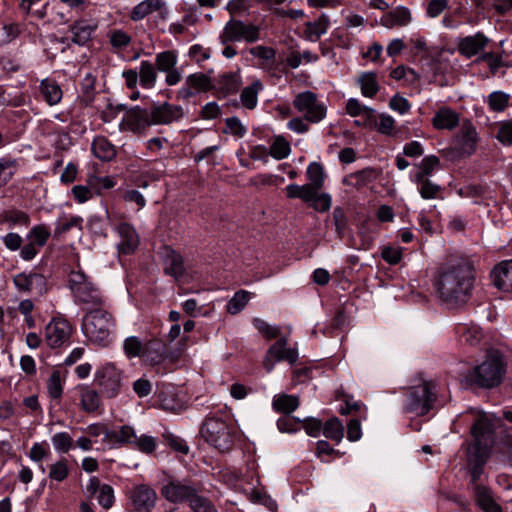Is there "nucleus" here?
<instances>
[{
    "label": "nucleus",
    "instance_id": "obj_1",
    "mask_svg": "<svg viewBox=\"0 0 512 512\" xmlns=\"http://www.w3.org/2000/svg\"><path fill=\"white\" fill-rule=\"evenodd\" d=\"M474 280L475 269L470 259L450 258L438 268L435 289L441 301L456 307L468 301Z\"/></svg>",
    "mask_w": 512,
    "mask_h": 512
},
{
    "label": "nucleus",
    "instance_id": "obj_2",
    "mask_svg": "<svg viewBox=\"0 0 512 512\" xmlns=\"http://www.w3.org/2000/svg\"><path fill=\"white\" fill-rule=\"evenodd\" d=\"M68 287L74 298V302L87 309H94L103 306L99 288L92 282L82 270H72L68 275Z\"/></svg>",
    "mask_w": 512,
    "mask_h": 512
},
{
    "label": "nucleus",
    "instance_id": "obj_3",
    "mask_svg": "<svg viewBox=\"0 0 512 512\" xmlns=\"http://www.w3.org/2000/svg\"><path fill=\"white\" fill-rule=\"evenodd\" d=\"M114 327L112 315L102 306L90 309L83 318L82 330L93 343L107 346Z\"/></svg>",
    "mask_w": 512,
    "mask_h": 512
},
{
    "label": "nucleus",
    "instance_id": "obj_4",
    "mask_svg": "<svg viewBox=\"0 0 512 512\" xmlns=\"http://www.w3.org/2000/svg\"><path fill=\"white\" fill-rule=\"evenodd\" d=\"M504 374L501 357L490 356L464 376L466 385H476L481 388H493L499 385Z\"/></svg>",
    "mask_w": 512,
    "mask_h": 512
},
{
    "label": "nucleus",
    "instance_id": "obj_5",
    "mask_svg": "<svg viewBox=\"0 0 512 512\" xmlns=\"http://www.w3.org/2000/svg\"><path fill=\"white\" fill-rule=\"evenodd\" d=\"M436 399L435 382L423 381L409 389L404 409L407 413L424 416L433 408Z\"/></svg>",
    "mask_w": 512,
    "mask_h": 512
},
{
    "label": "nucleus",
    "instance_id": "obj_6",
    "mask_svg": "<svg viewBox=\"0 0 512 512\" xmlns=\"http://www.w3.org/2000/svg\"><path fill=\"white\" fill-rule=\"evenodd\" d=\"M201 435L206 442L221 452L233 446V435L227 423L219 418H208L201 427Z\"/></svg>",
    "mask_w": 512,
    "mask_h": 512
},
{
    "label": "nucleus",
    "instance_id": "obj_7",
    "mask_svg": "<svg viewBox=\"0 0 512 512\" xmlns=\"http://www.w3.org/2000/svg\"><path fill=\"white\" fill-rule=\"evenodd\" d=\"M123 375L114 364L107 363L98 368L94 375V385L105 398H115L122 386Z\"/></svg>",
    "mask_w": 512,
    "mask_h": 512
},
{
    "label": "nucleus",
    "instance_id": "obj_8",
    "mask_svg": "<svg viewBox=\"0 0 512 512\" xmlns=\"http://www.w3.org/2000/svg\"><path fill=\"white\" fill-rule=\"evenodd\" d=\"M197 492H202V484L189 479H170L161 489V495L174 504H189Z\"/></svg>",
    "mask_w": 512,
    "mask_h": 512
},
{
    "label": "nucleus",
    "instance_id": "obj_9",
    "mask_svg": "<svg viewBox=\"0 0 512 512\" xmlns=\"http://www.w3.org/2000/svg\"><path fill=\"white\" fill-rule=\"evenodd\" d=\"M260 38V28L238 19H230L224 26L219 39L221 44L239 41L254 43Z\"/></svg>",
    "mask_w": 512,
    "mask_h": 512
},
{
    "label": "nucleus",
    "instance_id": "obj_10",
    "mask_svg": "<svg viewBox=\"0 0 512 512\" xmlns=\"http://www.w3.org/2000/svg\"><path fill=\"white\" fill-rule=\"evenodd\" d=\"M293 105L299 112L304 113V119L311 123L321 121L326 115V107L319 103L317 95L311 91L296 95Z\"/></svg>",
    "mask_w": 512,
    "mask_h": 512
},
{
    "label": "nucleus",
    "instance_id": "obj_11",
    "mask_svg": "<svg viewBox=\"0 0 512 512\" xmlns=\"http://www.w3.org/2000/svg\"><path fill=\"white\" fill-rule=\"evenodd\" d=\"M184 109L169 102L152 103L149 107L152 125H169L184 117Z\"/></svg>",
    "mask_w": 512,
    "mask_h": 512
},
{
    "label": "nucleus",
    "instance_id": "obj_12",
    "mask_svg": "<svg viewBox=\"0 0 512 512\" xmlns=\"http://www.w3.org/2000/svg\"><path fill=\"white\" fill-rule=\"evenodd\" d=\"M500 422V418H497L494 414L479 413L471 427L473 440L493 444L495 431Z\"/></svg>",
    "mask_w": 512,
    "mask_h": 512
},
{
    "label": "nucleus",
    "instance_id": "obj_13",
    "mask_svg": "<svg viewBox=\"0 0 512 512\" xmlns=\"http://www.w3.org/2000/svg\"><path fill=\"white\" fill-rule=\"evenodd\" d=\"M286 338L277 340L268 350L263 365L265 369L270 372L272 371L275 362L277 361H288L290 364H294L298 359V352L294 348H286Z\"/></svg>",
    "mask_w": 512,
    "mask_h": 512
},
{
    "label": "nucleus",
    "instance_id": "obj_14",
    "mask_svg": "<svg viewBox=\"0 0 512 512\" xmlns=\"http://www.w3.org/2000/svg\"><path fill=\"white\" fill-rule=\"evenodd\" d=\"M72 327L66 320H54L45 329V340L51 348L60 347L70 338Z\"/></svg>",
    "mask_w": 512,
    "mask_h": 512
},
{
    "label": "nucleus",
    "instance_id": "obj_15",
    "mask_svg": "<svg viewBox=\"0 0 512 512\" xmlns=\"http://www.w3.org/2000/svg\"><path fill=\"white\" fill-rule=\"evenodd\" d=\"M478 137L476 128L468 119H464L461 123L460 132L456 136V145L463 155L470 156L476 150Z\"/></svg>",
    "mask_w": 512,
    "mask_h": 512
},
{
    "label": "nucleus",
    "instance_id": "obj_16",
    "mask_svg": "<svg viewBox=\"0 0 512 512\" xmlns=\"http://www.w3.org/2000/svg\"><path fill=\"white\" fill-rule=\"evenodd\" d=\"M116 230L120 236V241L117 244L118 253L122 255L133 254L140 243L135 228L129 223L123 222L117 226Z\"/></svg>",
    "mask_w": 512,
    "mask_h": 512
},
{
    "label": "nucleus",
    "instance_id": "obj_17",
    "mask_svg": "<svg viewBox=\"0 0 512 512\" xmlns=\"http://www.w3.org/2000/svg\"><path fill=\"white\" fill-rule=\"evenodd\" d=\"M130 499L138 512H150L157 500V494L154 489L147 485H140L133 489Z\"/></svg>",
    "mask_w": 512,
    "mask_h": 512
},
{
    "label": "nucleus",
    "instance_id": "obj_18",
    "mask_svg": "<svg viewBox=\"0 0 512 512\" xmlns=\"http://www.w3.org/2000/svg\"><path fill=\"white\" fill-rule=\"evenodd\" d=\"M97 27L98 22L93 19H80L75 21L70 27L72 42L80 46L85 45L92 39V34Z\"/></svg>",
    "mask_w": 512,
    "mask_h": 512
},
{
    "label": "nucleus",
    "instance_id": "obj_19",
    "mask_svg": "<svg viewBox=\"0 0 512 512\" xmlns=\"http://www.w3.org/2000/svg\"><path fill=\"white\" fill-rule=\"evenodd\" d=\"M488 42L489 39L483 33L478 32L475 35L461 38L457 49L462 56L471 58L482 51Z\"/></svg>",
    "mask_w": 512,
    "mask_h": 512
},
{
    "label": "nucleus",
    "instance_id": "obj_20",
    "mask_svg": "<svg viewBox=\"0 0 512 512\" xmlns=\"http://www.w3.org/2000/svg\"><path fill=\"white\" fill-rule=\"evenodd\" d=\"M167 354L166 344L159 339H151L144 344L142 360L149 365L162 362Z\"/></svg>",
    "mask_w": 512,
    "mask_h": 512
},
{
    "label": "nucleus",
    "instance_id": "obj_21",
    "mask_svg": "<svg viewBox=\"0 0 512 512\" xmlns=\"http://www.w3.org/2000/svg\"><path fill=\"white\" fill-rule=\"evenodd\" d=\"M494 285L504 291L512 292V259L496 266L491 273Z\"/></svg>",
    "mask_w": 512,
    "mask_h": 512
},
{
    "label": "nucleus",
    "instance_id": "obj_22",
    "mask_svg": "<svg viewBox=\"0 0 512 512\" xmlns=\"http://www.w3.org/2000/svg\"><path fill=\"white\" fill-rule=\"evenodd\" d=\"M164 272L176 280L185 273L184 259L175 250L166 248L164 256Z\"/></svg>",
    "mask_w": 512,
    "mask_h": 512
},
{
    "label": "nucleus",
    "instance_id": "obj_23",
    "mask_svg": "<svg viewBox=\"0 0 512 512\" xmlns=\"http://www.w3.org/2000/svg\"><path fill=\"white\" fill-rule=\"evenodd\" d=\"M459 114L448 107L440 108L432 119L434 128L452 130L459 125Z\"/></svg>",
    "mask_w": 512,
    "mask_h": 512
},
{
    "label": "nucleus",
    "instance_id": "obj_24",
    "mask_svg": "<svg viewBox=\"0 0 512 512\" xmlns=\"http://www.w3.org/2000/svg\"><path fill=\"white\" fill-rule=\"evenodd\" d=\"M149 108H141L139 106L129 109L126 113V123L132 130H141L146 127L152 126L150 122Z\"/></svg>",
    "mask_w": 512,
    "mask_h": 512
},
{
    "label": "nucleus",
    "instance_id": "obj_25",
    "mask_svg": "<svg viewBox=\"0 0 512 512\" xmlns=\"http://www.w3.org/2000/svg\"><path fill=\"white\" fill-rule=\"evenodd\" d=\"M80 391V405L86 413H93L101 406V394L96 389L90 386H81Z\"/></svg>",
    "mask_w": 512,
    "mask_h": 512
},
{
    "label": "nucleus",
    "instance_id": "obj_26",
    "mask_svg": "<svg viewBox=\"0 0 512 512\" xmlns=\"http://www.w3.org/2000/svg\"><path fill=\"white\" fill-rule=\"evenodd\" d=\"M474 495L477 504L485 512H502L501 507L494 501L490 488L476 485L474 487Z\"/></svg>",
    "mask_w": 512,
    "mask_h": 512
},
{
    "label": "nucleus",
    "instance_id": "obj_27",
    "mask_svg": "<svg viewBox=\"0 0 512 512\" xmlns=\"http://www.w3.org/2000/svg\"><path fill=\"white\" fill-rule=\"evenodd\" d=\"M455 330L461 341L470 346L477 345L483 337L481 328L474 324L459 323Z\"/></svg>",
    "mask_w": 512,
    "mask_h": 512
},
{
    "label": "nucleus",
    "instance_id": "obj_28",
    "mask_svg": "<svg viewBox=\"0 0 512 512\" xmlns=\"http://www.w3.org/2000/svg\"><path fill=\"white\" fill-rule=\"evenodd\" d=\"M492 445L491 443L473 440L468 448V463L485 465Z\"/></svg>",
    "mask_w": 512,
    "mask_h": 512
},
{
    "label": "nucleus",
    "instance_id": "obj_29",
    "mask_svg": "<svg viewBox=\"0 0 512 512\" xmlns=\"http://www.w3.org/2000/svg\"><path fill=\"white\" fill-rule=\"evenodd\" d=\"M39 88L43 99L50 106L56 105L61 101L63 92L56 81L44 79L41 81Z\"/></svg>",
    "mask_w": 512,
    "mask_h": 512
},
{
    "label": "nucleus",
    "instance_id": "obj_30",
    "mask_svg": "<svg viewBox=\"0 0 512 512\" xmlns=\"http://www.w3.org/2000/svg\"><path fill=\"white\" fill-rule=\"evenodd\" d=\"M346 111L349 115L354 117L359 115L365 116L366 121L364 125H376L375 110L370 107L361 105L357 99L352 98L348 100L346 104Z\"/></svg>",
    "mask_w": 512,
    "mask_h": 512
},
{
    "label": "nucleus",
    "instance_id": "obj_31",
    "mask_svg": "<svg viewBox=\"0 0 512 512\" xmlns=\"http://www.w3.org/2000/svg\"><path fill=\"white\" fill-rule=\"evenodd\" d=\"M92 151L95 157L102 161H111L116 156L115 147L105 137L101 136L94 139Z\"/></svg>",
    "mask_w": 512,
    "mask_h": 512
},
{
    "label": "nucleus",
    "instance_id": "obj_32",
    "mask_svg": "<svg viewBox=\"0 0 512 512\" xmlns=\"http://www.w3.org/2000/svg\"><path fill=\"white\" fill-rule=\"evenodd\" d=\"M299 406V398L294 395L280 394L273 398L272 407L275 411L289 415Z\"/></svg>",
    "mask_w": 512,
    "mask_h": 512
},
{
    "label": "nucleus",
    "instance_id": "obj_33",
    "mask_svg": "<svg viewBox=\"0 0 512 512\" xmlns=\"http://www.w3.org/2000/svg\"><path fill=\"white\" fill-rule=\"evenodd\" d=\"M136 438V433L131 426L124 425L119 431L110 430L106 433V441L109 443L132 444Z\"/></svg>",
    "mask_w": 512,
    "mask_h": 512
},
{
    "label": "nucleus",
    "instance_id": "obj_34",
    "mask_svg": "<svg viewBox=\"0 0 512 512\" xmlns=\"http://www.w3.org/2000/svg\"><path fill=\"white\" fill-rule=\"evenodd\" d=\"M162 6L163 2L161 0H144L133 8L130 18L133 21L142 20L152 12L160 10Z\"/></svg>",
    "mask_w": 512,
    "mask_h": 512
},
{
    "label": "nucleus",
    "instance_id": "obj_35",
    "mask_svg": "<svg viewBox=\"0 0 512 512\" xmlns=\"http://www.w3.org/2000/svg\"><path fill=\"white\" fill-rule=\"evenodd\" d=\"M263 85L260 80H255L250 86L245 87L240 95L242 105L247 109H254L258 101V93Z\"/></svg>",
    "mask_w": 512,
    "mask_h": 512
},
{
    "label": "nucleus",
    "instance_id": "obj_36",
    "mask_svg": "<svg viewBox=\"0 0 512 512\" xmlns=\"http://www.w3.org/2000/svg\"><path fill=\"white\" fill-rule=\"evenodd\" d=\"M2 223L27 227L30 224V216L26 212L17 209L4 210L0 213V224Z\"/></svg>",
    "mask_w": 512,
    "mask_h": 512
},
{
    "label": "nucleus",
    "instance_id": "obj_37",
    "mask_svg": "<svg viewBox=\"0 0 512 512\" xmlns=\"http://www.w3.org/2000/svg\"><path fill=\"white\" fill-rule=\"evenodd\" d=\"M361 92L366 97H374L379 90L377 74L375 72L363 73L358 80Z\"/></svg>",
    "mask_w": 512,
    "mask_h": 512
},
{
    "label": "nucleus",
    "instance_id": "obj_38",
    "mask_svg": "<svg viewBox=\"0 0 512 512\" xmlns=\"http://www.w3.org/2000/svg\"><path fill=\"white\" fill-rule=\"evenodd\" d=\"M325 437L339 443L344 436V427L337 417H333L323 424Z\"/></svg>",
    "mask_w": 512,
    "mask_h": 512
},
{
    "label": "nucleus",
    "instance_id": "obj_39",
    "mask_svg": "<svg viewBox=\"0 0 512 512\" xmlns=\"http://www.w3.org/2000/svg\"><path fill=\"white\" fill-rule=\"evenodd\" d=\"M140 84L146 88H152L155 85L157 73L154 65L149 61H142L139 70Z\"/></svg>",
    "mask_w": 512,
    "mask_h": 512
},
{
    "label": "nucleus",
    "instance_id": "obj_40",
    "mask_svg": "<svg viewBox=\"0 0 512 512\" xmlns=\"http://www.w3.org/2000/svg\"><path fill=\"white\" fill-rule=\"evenodd\" d=\"M329 18L322 14L316 21L307 23V33L311 40H318L326 33L329 26Z\"/></svg>",
    "mask_w": 512,
    "mask_h": 512
},
{
    "label": "nucleus",
    "instance_id": "obj_41",
    "mask_svg": "<svg viewBox=\"0 0 512 512\" xmlns=\"http://www.w3.org/2000/svg\"><path fill=\"white\" fill-rule=\"evenodd\" d=\"M188 506L193 512H218L213 502L202 492H197Z\"/></svg>",
    "mask_w": 512,
    "mask_h": 512
},
{
    "label": "nucleus",
    "instance_id": "obj_42",
    "mask_svg": "<svg viewBox=\"0 0 512 512\" xmlns=\"http://www.w3.org/2000/svg\"><path fill=\"white\" fill-rule=\"evenodd\" d=\"M240 86L239 76L236 73H225L220 76L218 89L225 95L237 92Z\"/></svg>",
    "mask_w": 512,
    "mask_h": 512
},
{
    "label": "nucleus",
    "instance_id": "obj_43",
    "mask_svg": "<svg viewBox=\"0 0 512 512\" xmlns=\"http://www.w3.org/2000/svg\"><path fill=\"white\" fill-rule=\"evenodd\" d=\"M509 101L510 95L502 91L492 92L487 99L490 110L494 112L504 111L508 107Z\"/></svg>",
    "mask_w": 512,
    "mask_h": 512
},
{
    "label": "nucleus",
    "instance_id": "obj_44",
    "mask_svg": "<svg viewBox=\"0 0 512 512\" xmlns=\"http://www.w3.org/2000/svg\"><path fill=\"white\" fill-rule=\"evenodd\" d=\"M440 166V160L434 155L427 156L420 163V171L415 174V181H421V178H429L432 172Z\"/></svg>",
    "mask_w": 512,
    "mask_h": 512
},
{
    "label": "nucleus",
    "instance_id": "obj_45",
    "mask_svg": "<svg viewBox=\"0 0 512 512\" xmlns=\"http://www.w3.org/2000/svg\"><path fill=\"white\" fill-rule=\"evenodd\" d=\"M250 300V293L245 290L237 291L227 304V312L235 315L239 313Z\"/></svg>",
    "mask_w": 512,
    "mask_h": 512
},
{
    "label": "nucleus",
    "instance_id": "obj_46",
    "mask_svg": "<svg viewBox=\"0 0 512 512\" xmlns=\"http://www.w3.org/2000/svg\"><path fill=\"white\" fill-rule=\"evenodd\" d=\"M87 184L93 189L94 193L101 194L103 190H108L116 185L115 178L112 176H90Z\"/></svg>",
    "mask_w": 512,
    "mask_h": 512
},
{
    "label": "nucleus",
    "instance_id": "obj_47",
    "mask_svg": "<svg viewBox=\"0 0 512 512\" xmlns=\"http://www.w3.org/2000/svg\"><path fill=\"white\" fill-rule=\"evenodd\" d=\"M290 152V144L282 136H278L275 138L269 150V154L277 160L286 158L290 154Z\"/></svg>",
    "mask_w": 512,
    "mask_h": 512
},
{
    "label": "nucleus",
    "instance_id": "obj_48",
    "mask_svg": "<svg viewBox=\"0 0 512 512\" xmlns=\"http://www.w3.org/2000/svg\"><path fill=\"white\" fill-rule=\"evenodd\" d=\"M418 190L422 198L435 199L441 191V187L432 183L429 178H421V181H416Z\"/></svg>",
    "mask_w": 512,
    "mask_h": 512
},
{
    "label": "nucleus",
    "instance_id": "obj_49",
    "mask_svg": "<svg viewBox=\"0 0 512 512\" xmlns=\"http://www.w3.org/2000/svg\"><path fill=\"white\" fill-rule=\"evenodd\" d=\"M307 176L310 180L311 185L322 189L324 184V169L323 166L318 162H312L307 168Z\"/></svg>",
    "mask_w": 512,
    "mask_h": 512
},
{
    "label": "nucleus",
    "instance_id": "obj_50",
    "mask_svg": "<svg viewBox=\"0 0 512 512\" xmlns=\"http://www.w3.org/2000/svg\"><path fill=\"white\" fill-rule=\"evenodd\" d=\"M186 85L197 91H208L212 88L210 78L203 73L191 74L186 78Z\"/></svg>",
    "mask_w": 512,
    "mask_h": 512
},
{
    "label": "nucleus",
    "instance_id": "obj_51",
    "mask_svg": "<svg viewBox=\"0 0 512 512\" xmlns=\"http://www.w3.org/2000/svg\"><path fill=\"white\" fill-rule=\"evenodd\" d=\"M144 344L135 336H131L125 339L123 349L128 358L141 357L143 356Z\"/></svg>",
    "mask_w": 512,
    "mask_h": 512
},
{
    "label": "nucleus",
    "instance_id": "obj_52",
    "mask_svg": "<svg viewBox=\"0 0 512 512\" xmlns=\"http://www.w3.org/2000/svg\"><path fill=\"white\" fill-rule=\"evenodd\" d=\"M177 57L172 51H164L156 55V66L159 71L166 72L175 68Z\"/></svg>",
    "mask_w": 512,
    "mask_h": 512
},
{
    "label": "nucleus",
    "instance_id": "obj_53",
    "mask_svg": "<svg viewBox=\"0 0 512 512\" xmlns=\"http://www.w3.org/2000/svg\"><path fill=\"white\" fill-rule=\"evenodd\" d=\"M81 223L82 218L79 216H72L70 218L64 217L59 219L54 230V236L59 237L71 230L73 227H81Z\"/></svg>",
    "mask_w": 512,
    "mask_h": 512
},
{
    "label": "nucleus",
    "instance_id": "obj_54",
    "mask_svg": "<svg viewBox=\"0 0 512 512\" xmlns=\"http://www.w3.org/2000/svg\"><path fill=\"white\" fill-rule=\"evenodd\" d=\"M48 394L53 399H59L63 392L60 371L54 370L47 381Z\"/></svg>",
    "mask_w": 512,
    "mask_h": 512
},
{
    "label": "nucleus",
    "instance_id": "obj_55",
    "mask_svg": "<svg viewBox=\"0 0 512 512\" xmlns=\"http://www.w3.org/2000/svg\"><path fill=\"white\" fill-rule=\"evenodd\" d=\"M73 442V438L67 432L56 433L52 437V444L60 453H67L72 448Z\"/></svg>",
    "mask_w": 512,
    "mask_h": 512
},
{
    "label": "nucleus",
    "instance_id": "obj_56",
    "mask_svg": "<svg viewBox=\"0 0 512 512\" xmlns=\"http://www.w3.org/2000/svg\"><path fill=\"white\" fill-rule=\"evenodd\" d=\"M69 469L66 459H61L58 462L52 464L49 469V478L57 482H62L67 478Z\"/></svg>",
    "mask_w": 512,
    "mask_h": 512
},
{
    "label": "nucleus",
    "instance_id": "obj_57",
    "mask_svg": "<svg viewBox=\"0 0 512 512\" xmlns=\"http://www.w3.org/2000/svg\"><path fill=\"white\" fill-rule=\"evenodd\" d=\"M49 237L50 231L45 225H36L29 233V238L33 240L32 243L39 247H43L47 243Z\"/></svg>",
    "mask_w": 512,
    "mask_h": 512
},
{
    "label": "nucleus",
    "instance_id": "obj_58",
    "mask_svg": "<svg viewBox=\"0 0 512 512\" xmlns=\"http://www.w3.org/2000/svg\"><path fill=\"white\" fill-rule=\"evenodd\" d=\"M391 25L404 26L411 20L410 11L405 7H399L388 15Z\"/></svg>",
    "mask_w": 512,
    "mask_h": 512
},
{
    "label": "nucleus",
    "instance_id": "obj_59",
    "mask_svg": "<svg viewBox=\"0 0 512 512\" xmlns=\"http://www.w3.org/2000/svg\"><path fill=\"white\" fill-rule=\"evenodd\" d=\"M16 166V161L6 158L0 159V188L4 187L12 178L14 172L8 171Z\"/></svg>",
    "mask_w": 512,
    "mask_h": 512
},
{
    "label": "nucleus",
    "instance_id": "obj_60",
    "mask_svg": "<svg viewBox=\"0 0 512 512\" xmlns=\"http://www.w3.org/2000/svg\"><path fill=\"white\" fill-rule=\"evenodd\" d=\"M110 43L114 48H125L131 43V36L123 30H113L109 35Z\"/></svg>",
    "mask_w": 512,
    "mask_h": 512
},
{
    "label": "nucleus",
    "instance_id": "obj_61",
    "mask_svg": "<svg viewBox=\"0 0 512 512\" xmlns=\"http://www.w3.org/2000/svg\"><path fill=\"white\" fill-rule=\"evenodd\" d=\"M226 128L223 130L225 134H232L237 137H243L246 128L242 125L237 117H229L225 120Z\"/></svg>",
    "mask_w": 512,
    "mask_h": 512
},
{
    "label": "nucleus",
    "instance_id": "obj_62",
    "mask_svg": "<svg viewBox=\"0 0 512 512\" xmlns=\"http://www.w3.org/2000/svg\"><path fill=\"white\" fill-rule=\"evenodd\" d=\"M98 503L105 509H109L112 507L114 503V491L113 488L104 484L100 488L99 494L97 496Z\"/></svg>",
    "mask_w": 512,
    "mask_h": 512
},
{
    "label": "nucleus",
    "instance_id": "obj_63",
    "mask_svg": "<svg viewBox=\"0 0 512 512\" xmlns=\"http://www.w3.org/2000/svg\"><path fill=\"white\" fill-rule=\"evenodd\" d=\"M133 445L143 453L150 454L156 449L155 439L148 435L135 438Z\"/></svg>",
    "mask_w": 512,
    "mask_h": 512
},
{
    "label": "nucleus",
    "instance_id": "obj_64",
    "mask_svg": "<svg viewBox=\"0 0 512 512\" xmlns=\"http://www.w3.org/2000/svg\"><path fill=\"white\" fill-rule=\"evenodd\" d=\"M497 139L506 146L512 145V121H506L501 124L497 133Z\"/></svg>",
    "mask_w": 512,
    "mask_h": 512
}]
</instances>
